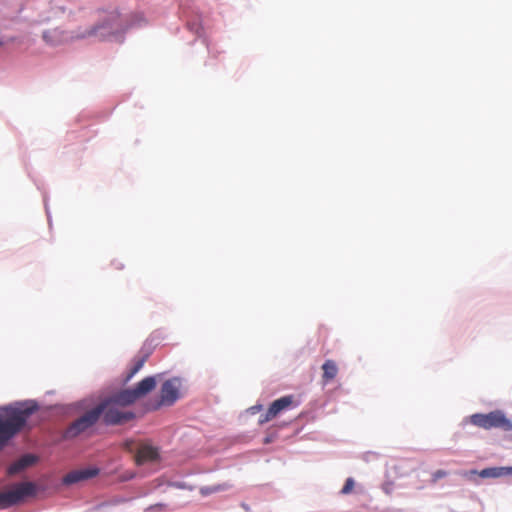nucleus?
I'll list each match as a JSON object with an SVG mask.
<instances>
[{"label": "nucleus", "instance_id": "f257e3e1", "mask_svg": "<svg viewBox=\"0 0 512 512\" xmlns=\"http://www.w3.org/2000/svg\"><path fill=\"white\" fill-rule=\"evenodd\" d=\"M34 401L18 402L1 409L0 450L26 426L30 416L38 410Z\"/></svg>", "mask_w": 512, "mask_h": 512}, {"label": "nucleus", "instance_id": "f03ea898", "mask_svg": "<svg viewBox=\"0 0 512 512\" xmlns=\"http://www.w3.org/2000/svg\"><path fill=\"white\" fill-rule=\"evenodd\" d=\"M125 29L120 14L117 11L109 12L102 22L92 26L91 28L81 29V33H78L76 38L87 39L96 37L99 39H105L109 36L123 32Z\"/></svg>", "mask_w": 512, "mask_h": 512}, {"label": "nucleus", "instance_id": "7ed1b4c3", "mask_svg": "<svg viewBox=\"0 0 512 512\" xmlns=\"http://www.w3.org/2000/svg\"><path fill=\"white\" fill-rule=\"evenodd\" d=\"M469 421L474 426L485 430L498 428L506 432L512 431V421L501 410H494L487 414H472L469 417Z\"/></svg>", "mask_w": 512, "mask_h": 512}, {"label": "nucleus", "instance_id": "20e7f679", "mask_svg": "<svg viewBox=\"0 0 512 512\" xmlns=\"http://www.w3.org/2000/svg\"><path fill=\"white\" fill-rule=\"evenodd\" d=\"M121 408L109 398L94 407V409H101V415L103 414V420L107 425L123 424L134 418L133 412L122 411Z\"/></svg>", "mask_w": 512, "mask_h": 512}, {"label": "nucleus", "instance_id": "39448f33", "mask_svg": "<svg viewBox=\"0 0 512 512\" xmlns=\"http://www.w3.org/2000/svg\"><path fill=\"white\" fill-rule=\"evenodd\" d=\"M36 490L32 482H21L13 485L9 490L0 492V509L8 508L21 502L24 498L34 495Z\"/></svg>", "mask_w": 512, "mask_h": 512}, {"label": "nucleus", "instance_id": "423d86ee", "mask_svg": "<svg viewBox=\"0 0 512 512\" xmlns=\"http://www.w3.org/2000/svg\"><path fill=\"white\" fill-rule=\"evenodd\" d=\"M101 416V409H91L73 421L65 430L64 438H76L96 424Z\"/></svg>", "mask_w": 512, "mask_h": 512}, {"label": "nucleus", "instance_id": "0eeeda50", "mask_svg": "<svg viewBox=\"0 0 512 512\" xmlns=\"http://www.w3.org/2000/svg\"><path fill=\"white\" fill-rule=\"evenodd\" d=\"M298 404L294 400V396L287 395L283 396L275 401H273L266 413L262 414L259 417V423L264 424L271 420H273L275 417H277L281 412L291 408L296 407Z\"/></svg>", "mask_w": 512, "mask_h": 512}, {"label": "nucleus", "instance_id": "6e6552de", "mask_svg": "<svg viewBox=\"0 0 512 512\" xmlns=\"http://www.w3.org/2000/svg\"><path fill=\"white\" fill-rule=\"evenodd\" d=\"M78 33H81V29L76 31L66 32L60 30L59 28H54L51 30H47L43 33L44 41L49 45H60L66 42L82 40V38H76Z\"/></svg>", "mask_w": 512, "mask_h": 512}, {"label": "nucleus", "instance_id": "1a4fd4ad", "mask_svg": "<svg viewBox=\"0 0 512 512\" xmlns=\"http://www.w3.org/2000/svg\"><path fill=\"white\" fill-rule=\"evenodd\" d=\"M160 398L162 405L170 406L179 398V382L177 379H170L162 384Z\"/></svg>", "mask_w": 512, "mask_h": 512}, {"label": "nucleus", "instance_id": "9d476101", "mask_svg": "<svg viewBox=\"0 0 512 512\" xmlns=\"http://www.w3.org/2000/svg\"><path fill=\"white\" fill-rule=\"evenodd\" d=\"M159 458L158 449L150 444H140L135 454V462L137 465L157 461Z\"/></svg>", "mask_w": 512, "mask_h": 512}, {"label": "nucleus", "instance_id": "9b49d317", "mask_svg": "<svg viewBox=\"0 0 512 512\" xmlns=\"http://www.w3.org/2000/svg\"><path fill=\"white\" fill-rule=\"evenodd\" d=\"M99 473V469L97 468H85L74 470L67 473L63 478V483L65 485L75 484L84 480L91 479L97 476Z\"/></svg>", "mask_w": 512, "mask_h": 512}, {"label": "nucleus", "instance_id": "f8f14e48", "mask_svg": "<svg viewBox=\"0 0 512 512\" xmlns=\"http://www.w3.org/2000/svg\"><path fill=\"white\" fill-rule=\"evenodd\" d=\"M510 472H512V467H491L485 468L480 472L476 470L466 471L463 473V476L470 478L471 475H479L482 478H499L510 474Z\"/></svg>", "mask_w": 512, "mask_h": 512}, {"label": "nucleus", "instance_id": "ddd939ff", "mask_svg": "<svg viewBox=\"0 0 512 512\" xmlns=\"http://www.w3.org/2000/svg\"><path fill=\"white\" fill-rule=\"evenodd\" d=\"M109 399L121 407H126L128 405H131L138 400L133 389L121 390V391L113 394L112 396H110Z\"/></svg>", "mask_w": 512, "mask_h": 512}, {"label": "nucleus", "instance_id": "4468645a", "mask_svg": "<svg viewBox=\"0 0 512 512\" xmlns=\"http://www.w3.org/2000/svg\"><path fill=\"white\" fill-rule=\"evenodd\" d=\"M36 462H37L36 456H34L32 454H26L9 466L8 474L9 475L18 474V473L22 472L23 470H25L26 468L32 466Z\"/></svg>", "mask_w": 512, "mask_h": 512}, {"label": "nucleus", "instance_id": "2eb2a0df", "mask_svg": "<svg viewBox=\"0 0 512 512\" xmlns=\"http://www.w3.org/2000/svg\"><path fill=\"white\" fill-rule=\"evenodd\" d=\"M156 387V379L153 376H149L141 380L133 391L135 392L137 398H141L151 392Z\"/></svg>", "mask_w": 512, "mask_h": 512}, {"label": "nucleus", "instance_id": "dca6fc26", "mask_svg": "<svg viewBox=\"0 0 512 512\" xmlns=\"http://www.w3.org/2000/svg\"><path fill=\"white\" fill-rule=\"evenodd\" d=\"M323 370V381L325 383L333 380L338 374V367L333 360H326L322 365Z\"/></svg>", "mask_w": 512, "mask_h": 512}, {"label": "nucleus", "instance_id": "f3484780", "mask_svg": "<svg viewBox=\"0 0 512 512\" xmlns=\"http://www.w3.org/2000/svg\"><path fill=\"white\" fill-rule=\"evenodd\" d=\"M145 361L146 357H141L135 361L125 378V382L130 381L142 369Z\"/></svg>", "mask_w": 512, "mask_h": 512}, {"label": "nucleus", "instance_id": "a211bd4d", "mask_svg": "<svg viewBox=\"0 0 512 512\" xmlns=\"http://www.w3.org/2000/svg\"><path fill=\"white\" fill-rule=\"evenodd\" d=\"M354 488V480L352 478H348L342 488V493L343 494H348L350 493Z\"/></svg>", "mask_w": 512, "mask_h": 512}, {"label": "nucleus", "instance_id": "6ab92c4d", "mask_svg": "<svg viewBox=\"0 0 512 512\" xmlns=\"http://www.w3.org/2000/svg\"><path fill=\"white\" fill-rule=\"evenodd\" d=\"M447 475V472L444 470H437L432 475V481L436 482L438 479L443 478Z\"/></svg>", "mask_w": 512, "mask_h": 512}, {"label": "nucleus", "instance_id": "aec40b11", "mask_svg": "<svg viewBox=\"0 0 512 512\" xmlns=\"http://www.w3.org/2000/svg\"><path fill=\"white\" fill-rule=\"evenodd\" d=\"M135 476V474L133 472H126L124 473L122 476H121V480L122 481H128V480H131L133 479Z\"/></svg>", "mask_w": 512, "mask_h": 512}, {"label": "nucleus", "instance_id": "412c9836", "mask_svg": "<svg viewBox=\"0 0 512 512\" xmlns=\"http://www.w3.org/2000/svg\"><path fill=\"white\" fill-rule=\"evenodd\" d=\"M125 448H127L129 451L133 450L134 442L132 440H127L124 443Z\"/></svg>", "mask_w": 512, "mask_h": 512}, {"label": "nucleus", "instance_id": "4be33fe9", "mask_svg": "<svg viewBox=\"0 0 512 512\" xmlns=\"http://www.w3.org/2000/svg\"><path fill=\"white\" fill-rule=\"evenodd\" d=\"M213 491H215V490L213 489ZM210 492H212V489H211V490H210L209 488H202V489H201V493H202L203 495H206V494H208V493H210Z\"/></svg>", "mask_w": 512, "mask_h": 512}, {"label": "nucleus", "instance_id": "5701e85b", "mask_svg": "<svg viewBox=\"0 0 512 512\" xmlns=\"http://www.w3.org/2000/svg\"><path fill=\"white\" fill-rule=\"evenodd\" d=\"M510 474H512V472H510Z\"/></svg>", "mask_w": 512, "mask_h": 512}]
</instances>
